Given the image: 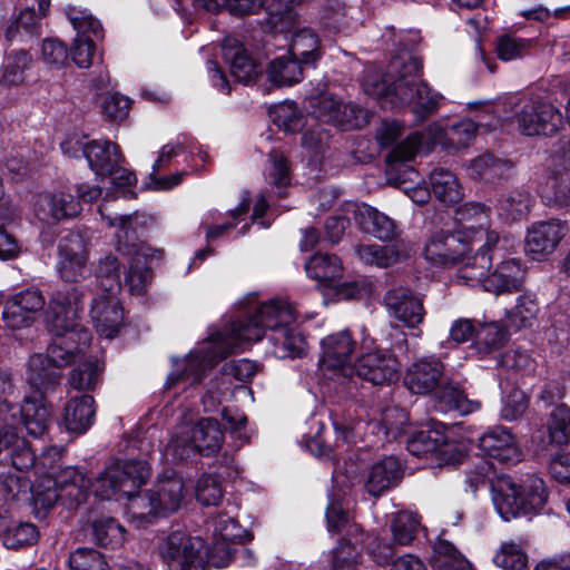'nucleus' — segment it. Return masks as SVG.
<instances>
[{
  "label": "nucleus",
  "mask_w": 570,
  "mask_h": 570,
  "mask_svg": "<svg viewBox=\"0 0 570 570\" xmlns=\"http://www.w3.org/2000/svg\"><path fill=\"white\" fill-rule=\"evenodd\" d=\"M0 538L8 549H19L32 546L38 541L39 532L35 524L29 522H11L0 529Z\"/></svg>",
  "instance_id": "44"
},
{
  "label": "nucleus",
  "mask_w": 570,
  "mask_h": 570,
  "mask_svg": "<svg viewBox=\"0 0 570 570\" xmlns=\"http://www.w3.org/2000/svg\"><path fill=\"white\" fill-rule=\"evenodd\" d=\"M85 295V287L73 286L57 291L50 299L48 323L52 341L47 355L29 358L26 373L27 382L40 392L55 389L61 380L60 370L75 362L90 343V332L78 322Z\"/></svg>",
  "instance_id": "1"
},
{
  "label": "nucleus",
  "mask_w": 570,
  "mask_h": 570,
  "mask_svg": "<svg viewBox=\"0 0 570 570\" xmlns=\"http://www.w3.org/2000/svg\"><path fill=\"white\" fill-rule=\"evenodd\" d=\"M435 407L444 413L455 411L461 415H466L478 411L481 403L476 400H469L459 386L445 384L435 396Z\"/></svg>",
  "instance_id": "37"
},
{
  "label": "nucleus",
  "mask_w": 570,
  "mask_h": 570,
  "mask_svg": "<svg viewBox=\"0 0 570 570\" xmlns=\"http://www.w3.org/2000/svg\"><path fill=\"white\" fill-rule=\"evenodd\" d=\"M273 122L287 132H295L304 126V117L297 106L292 101H285L269 109Z\"/></svg>",
  "instance_id": "50"
},
{
  "label": "nucleus",
  "mask_w": 570,
  "mask_h": 570,
  "mask_svg": "<svg viewBox=\"0 0 570 570\" xmlns=\"http://www.w3.org/2000/svg\"><path fill=\"white\" fill-rule=\"evenodd\" d=\"M532 196L529 191L517 189L502 195L498 200V214L508 222H520L528 217L532 207Z\"/></svg>",
  "instance_id": "35"
},
{
  "label": "nucleus",
  "mask_w": 570,
  "mask_h": 570,
  "mask_svg": "<svg viewBox=\"0 0 570 570\" xmlns=\"http://www.w3.org/2000/svg\"><path fill=\"white\" fill-rule=\"evenodd\" d=\"M509 161L495 157L493 154L484 153L473 158L466 167L468 174L473 179L495 183L510 170Z\"/></svg>",
  "instance_id": "34"
},
{
  "label": "nucleus",
  "mask_w": 570,
  "mask_h": 570,
  "mask_svg": "<svg viewBox=\"0 0 570 570\" xmlns=\"http://www.w3.org/2000/svg\"><path fill=\"white\" fill-rule=\"evenodd\" d=\"M19 424H22L28 434L35 438L42 436L51 422V407L40 394L27 396L20 406Z\"/></svg>",
  "instance_id": "27"
},
{
  "label": "nucleus",
  "mask_w": 570,
  "mask_h": 570,
  "mask_svg": "<svg viewBox=\"0 0 570 570\" xmlns=\"http://www.w3.org/2000/svg\"><path fill=\"white\" fill-rule=\"evenodd\" d=\"M296 313L284 299H271L257 307L254 314L232 323V335L238 343V350L246 342L259 341L265 331L272 343L271 353L277 358H294L302 355L305 340L294 325Z\"/></svg>",
  "instance_id": "4"
},
{
  "label": "nucleus",
  "mask_w": 570,
  "mask_h": 570,
  "mask_svg": "<svg viewBox=\"0 0 570 570\" xmlns=\"http://www.w3.org/2000/svg\"><path fill=\"white\" fill-rule=\"evenodd\" d=\"M444 365L435 357H422L411 364L404 375L405 386L414 394H429L443 376Z\"/></svg>",
  "instance_id": "24"
},
{
  "label": "nucleus",
  "mask_w": 570,
  "mask_h": 570,
  "mask_svg": "<svg viewBox=\"0 0 570 570\" xmlns=\"http://www.w3.org/2000/svg\"><path fill=\"white\" fill-rule=\"evenodd\" d=\"M356 252L360 259L365 264L376 265L379 267H389L397 262L402 255L396 248V245H360Z\"/></svg>",
  "instance_id": "49"
},
{
  "label": "nucleus",
  "mask_w": 570,
  "mask_h": 570,
  "mask_svg": "<svg viewBox=\"0 0 570 570\" xmlns=\"http://www.w3.org/2000/svg\"><path fill=\"white\" fill-rule=\"evenodd\" d=\"M20 407L0 400V461L18 471H29L38 461L29 442L17 432Z\"/></svg>",
  "instance_id": "10"
},
{
  "label": "nucleus",
  "mask_w": 570,
  "mask_h": 570,
  "mask_svg": "<svg viewBox=\"0 0 570 570\" xmlns=\"http://www.w3.org/2000/svg\"><path fill=\"white\" fill-rule=\"evenodd\" d=\"M539 305L535 296L532 294H523L518 297L515 307L510 313L513 324L519 327L531 326L539 314Z\"/></svg>",
  "instance_id": "55"
},
{
  "label": "nucleus",
  "mask_w": 570,
  "mask_h": 570,
  "mask_svg": "<svg viewBox=\"0 0 570 570\" xmlns=\"http://www.w3.org/2000/svg\"><path fill=\"white\" fill-rule=\"evenodd\" d=\"M89 249L77 233H68L58 244L57 268L65 282H80L90 274Z\"/></svg>",
  "instance_id": "15"
},
{
  "label": "nucleus",
  "mask_w": 570,
  "mask_h": 570,
  "mask_svg": "<svg viewBox=\"0 0 570 570\" xmlns=\"http://www.w3.org/2000/svg\"><path fill=\"white\" fill-rule=\"evenodd\" d=\"M95 293L118 294L121 286L118 257L112 254L100 257L95 269Z\"/></svg>",
  "instance_id": "39"
},
{
  "label": "nucleus",
  "mask_w": 570,
  "mask_h": 570,
  "mask_svg": "<svg viewBox=\"0 0 570 570\" xmlns=\"http://www.w3.org/2000/svg\"><path fill=\"white\" fill-rule=\"evenodd\" d=\"M430 186L435 197L445 204L456 203L462 198L461 186L456 176L443 168H435L430 174Z\"/></svg>",
  "instance_id": "40"
},
{
  "label": "nucleus",
  "mask_w": 570,
  "mask_h": 570,
  "mask_svg": "<svg viewBox=\"0 0 570 570\" xmlns=\"http://www.w3.org/2000/svg\"><path fill=\"white\" fill-rule=\"evenodd\" d=\"M239 352L238 343L232 335V325L224 333L215 336L210 345L206 348L193 351L184 360V371L181 374H171L169 380L178 381L180 376L193 377L197 382L204 373L212 368L219 360L229 354Z\"/></svg>",
  "instance_id": "12"
},
{
  "label": "nucleus",
  "mask_w": 570,
  "mask_h": 570,
  "mask_svg": "<svg viewBox=\"0 0 570 570\" xmlns=\"http://www.w3.org/2000/svg\"><path fill=\"white\" fill-rule=\"evenodd\" d=\"M493 562L503 570H524L528 566L525 541L520 539L502 542L493 557Z\"/></svg>",
  "instance_id": "43"
},
{
  "label": "nucleus",
  "mask_w": 570,
  "mask_h": 570,
  "mask_svg": "<svg viewBox=\"0 0 570 570\" xmlns=\"http://www.w3.org/2000/svg\"><path fill=\"white\" fill-rule=\"evenodd\" d=\"M331 135L322 125L311 126L302 137V146L313 156L324 153L330 142Z\"/></svg>",
  "instance_id": "61"
},
{
  "label": "nucleus",
  "mask_w": 570,
  "mask_h": 570,
  "mask_svg": "<svg viewBox=\"0 0 570 570\" xmlns=\"http://www.w3.org/2000/svg\"><path fill=\"white\" fill-rule=\"evenodd\" d=\"M364 352L355 364L356 375L373 385L390 384L397 380L400 363L394 354L385 350H371L367 340L362 343Z\"/></svg>",
  "instance_id": "14"
},
{
  "label": "nucleus",
  "mask_w": 570,
  "mask_h": 570,
  "mask_svg": "<svg viewBox=\"0 0 570 570\" xmlns=\"http://www.w3.org/2000/svg\"><path fill=\"white\" fill-rule=\"evenodd\" d=\"M90 316L100 336L114 338L124 321V311L117 294L94 293Z\"/></svg>",
  "instance_id": "19"
},
{
  "label": "nucleus",
  "mask_w": 570,
  "mask_h": 570,
  "mask_svg": "<svg viewBox=\"0 0 570 570\" xmlns=\"http://www.w3.org/2000/svg\"><path fill=\"white\" fill-rule=\"evenodd\" d=\"M334 125L344 130L361 128L366 122V111L354 104L341 102Z\"/></svg>",
  "instance_id": "60"
},
{
  "label": "nucleus",
  "mask_w": 570,
  "mask_h": 570,
  "mask_svg": "<svg viewBox=\"0 0 570 570\" xmlns=\"http://www.w3.org/2000/svg\"><path fill=\"white\" fill-rule=\"evenodd\" d=\"M479 247L474 255L463 258V266L460 269V277L465 281L468 285L474 286L487 282V277L490 276L489 271L492 265L494 253L501 247L498 246H484V242L478 244Z\"/></svg>",
  "instance_id": "30"
},
{
  "label": "nucleus",
  "mask_w": 570,
  "mask_h": 570,
  "mask_svg": "<svg viewBox=\"0 0 570 570\" xmlns=\"http://www.w3.org/2000/svg\"><path fill=\"white\" fill-rule=\"evenodd\" d=\"M568 232V225L560 219L533 223L527 232L525 252L540 259L551 254Z\"/></svg>",
  "instance_id": "18"
},
{
  "label": "nucleus",
  "mask_w": 570,
  "mask_h": 570,
  "mask_svg": "<svg viewBox=\"0 0 570 570\" xmlns=\"http://www.w3.org/2000/svg\"><path fill=\"white\" fill-rule=\"evenodd\" d=\"M341 259L335 255L315 254L305 264L307 275L325 285H331L342 274Z\"/></svg>",
  "instance_id": "41"
},
{
  "label": "nucleus",
  "mask_w": 570,
  "mask_h": 570,
  "mask_svg": "<svg viewBox=\"0 0 570 570\" xmlns=\"http://www.w3.org/2000/svg\"><path fill=\"white\" fill-rule=\"evenodd\" d=\"M431 564L433 570H474L454 544L444 539L434 543Z\"/></svg>",
  "instance_id": "38"
},
{
  "label": "nucleus",
  "mask_w": 570,
  "mask_h": 570,
  "mask_svg": "<svg viewBox=\"0 0 570 570\" xmlns=\"http://www.w3.org/2000/svg\"><path fill=\"white\" fill-rule=\"evenodd\" d=\"M476 130L478 126L474 121L463 119L449 127L445 131V137L450 146L455 149H460L469 146V144L475 138Z\"/></svg>",
  "instance_id": "58"
},
{
  "label": "nucleus",
  "mask_w": 570,
  "mask_h": 570,
  "mask_svg": "<svg viewBox=\"0 0 570 570\" xmlns=\"http://www.w3.org/2000/svg\"><path fill=\"white\" fill-rule=\"evenodd\" d=\"M320 40L311 29L297 31L291 41L289 55L304 65L314 63L317 59Z\"/></svg>",
  "instance_id": "45"
},
{
  "label": "nucleus",
  "mask_w": 570,
  "mask_h": 570,
  "mask_svg": "<svg viewBox=\"0 0 570 570\" xmlns=\"http://www.w3.org/2000/svg\"><path fill=\"white\" fill-rule=\"evenodd\" d=\"M341 101L337 100L333 95L322 94L316 97L308 99V109L315 118L324 121L334 124L337 117V111Z\"/></svg>",
  "instance_id": "57"
},
{
  "label": "nucleus",
  "mask_w": 570,
  "mask_h": 570,
  "mask_svg": "<svg viewBox=\"0 0 570 570\" xmlns=\"http://www.w3.org/2000/svg\"><path fill=\"white\" fill-rule=\"evenodd\" d=\"M479 448L484 455L502 464H517L523 459L515 438L502 428L484 433L479 440Z\"/></svg>",
  "instance_id": "21"
},
{
  "label": "nucleus",
  "mask_w": 570,
  "mask_h": 570,
  "mask_svg": "<svg viewBox=\"0 0 570 570\" xmlns=\"http://www.w3.org/2000/svg\"><path fill=\"white\" fill-rule=\"evenodd\" d=\"M125 528L114 518L105 517L92 523V534L96 542L105 548L116 549L125 541Z\"/></svg>",
  "instance_id": "46"
},
{
  "label": "nucleus",
  "mask_w": 570,
  "mask_h": 570,
  "mask_svg": "<svg viewBox=\"0 0 570 570\" xmlns=\"http://www.w3.org/2000/svg\"><path fill=\"white\" fill-rule=\"evenodd\" d=\"M269 166L268 178L271 183L279 189L289 185V169L286 158L278 150H273L268 155Z\"/></svg>",
  "instance_id": "62"
},
{
  "label": "nucleus",
  "mask_w": 570,
  "mask_h": 570,
  "mask_svg": "<svg viewBox=\"0 0 570 570\" xmlns=\"http://www.w3.org/2000/svg\"><path fill=\"white\" fill-rule=\"evenodd\" d=\"M527 269L517 258L503 259L487 277L484 289L497 295L518 292L522 288Z\"/></svg>",
  "instance_id": "26"
},
{
  "label": "nucleus",
  "mask_w": 570,
  "mask_h": 570,
  "mask_svg": "<svg viewBox=\"0 0 570 570\" xmlns=\"http://www.w3.org/2000/svg\"><path fill=\"white\" fill-rule=\"evenodd\" d=\"M424 136L421 132H413L395 146L386 156V163L394 166L396 163L412 160L423 145Z\"/></svg>",
  "instance_id": "56"
},
{
  "label": "nucleus",
  "mask_w": 570,
  "mask_h": 570,
  "mask_svg": "<svg viewBox=\"0 0 570 570\" xmlns=\"http://www.w3.org/2000/svg\"><path fill=\"white\" fill-rule=\"evenodd\" d=\"M223 58L229 66L233 77L243 83L255 81L263 68L234 37H226L222 45Z\"/></svg>",
  "instance_id": "22"
},
{
  "label": "nucleus",
  "mask_w": 570,
  "mask_h": 570,
  "mask_svg": "<svg viewBox=\"0 0 570 570\" xmlns=\"http://www.w3.org/2000/svg\"><path fill=\"white\" fill-rule=\"evenodd\" d=\"M401 473L400 460L393 455L385 456L371 465L365 489L371 495L379 497L399 482Z\"/></svg>",
  "instance_id": "28"
},
{
  "label": "nucleus",
  "mask_w": 570,
  "mask_h": 570,
  "mask_svg": "<svg viewBox=\"0 0 570 570\" xmlns=\"http://www.w3.org/2000/svg\"><path fill=\"white\" fill-rule=\"evenodd\" d=\"M167 570H203L206 568V542L183 531H173L157 547Z\"/></svg>",
  "instance_id": "11"
},
{
  "label": "nucleus",
  "mask_w": 570,
  "mask_h": 570,
  "mask_svg": "<svg viewBox=\"0 0 570 570\" xmlns=\"http://www.w3.org/2000/svg\"><path fill=\"white\" fill-rule=\"evenodd\" d=\"M70 570H109L105 556L91 548H77L68 559Z\"/></svg>",
  "instance_id": "54"
},
{
  "label": "nucleus",
  "mask_w": 570,
  "mask_h": 570,
  "mask_svg": "<svg viewBox=\"0 0 570 570\" xmlns=\"http://www.w3.org/2000/svg\"><path fill=\"white\" fill-rule=\"evenodd\" d=\"M106 204L99 206V213L110 227H119L116 234L117 252L128 262L129 267L125 276V284L128 285L132 294H142L150 281L151 274L147 266V258L139 253L134 244L136 239L135 230L131 226L132 217L130 215H107Z\"/></svg>",
  "instance_id": "8"
},
{
  "label": "nucleus",
  "mask_w": 570,
  "mask_h": 570,
  "mask_svg": "<svg viewBox=\"0 0 570 570\" xmlns=\"http://www.w3.org/2000/svg\"><path fill=\"white\" fill-rule=\"evenodd\" d=\"M101 372L102 366L98 361H86L70 372L68 383L75 390H94L100 380Z\"/></svg>",
  "instance_id": "51"
},
{
  "label": "nucleus",
  "mask_w": 570,
  "mask_h": 570,
  "mask_svg": "<svg viewBox=\"0 0 570 570\" xmlns=\"http://www.w3.org/2000/svg\"><path fill=\"white\" fill-rule=\"evenodd\" d=\"M33 208L40 220L49 223L76 217L81 212V204L73 195L57 191L37 195Z\"/></svg>",
  "instance_id": "20"
},
{
  "label": "nucleus",
  "mask_w": 570,
  "mask_h": 570,
  "mask_svg": "<svg viewBox=\"0 0 570 570\" xmlns=\"http://www.w3.org/2000/svg\"><path fill=\"white\" fill-rule=\"evenodd\" d=\"M389 313L407 327H416L425 316L422 299L410 289L397 287L390 289L384 296Z\"/></svg>",
  "instance_id": "23"
},
{
  "label": "nucleus",
  "mask_w": 570,
  "mask_h": 570,
  "mask_svg": "<svg viewBox=\"0 0 570 570\" xmlns=\"http://www.w3.org/2000/svg\"><path fill=\"white\" fill-rule=\"evenodd\" d=\"M492 501L504 521L525 517L541 510L548 499L542 479L530 475L517 483L510 475H499L491 483Z\"/></svg>",
  "instance_id": "6"
},
{
  "label": "nucleus",
  "mask_w": 570,
  "mask_h": 570,
  "mask_svg": "<svg viewBox=\"0 0 570 570\" xmlns=\"http://www.w3.org/2000/svg\"><path fill=\"white\" fill-rule=\"evenodd\" d=\"M85 158L96 175L106 177L114 167L124 161L119 146L110 140H91L87 146Z\"/></svg>",
  "instance_id": "31"
},
{
  "label": "nucleus",
  "mask_w": 570,
  "mask_h": 570,
  "mask_svg": "<svg viewBox=\"0 0 570 570\" xmlns=\"http://www.w3.org/2000/svg\"><path fill=\"white\" fill-rule=\"evenodd\" d=\"M303 65L291 55L275 58L268 69V79L279 87L296 83L303 77Z\"/></svg>",
  "instance_id": "42"
},
{
  "label": "nucleus",
  "mask_w": 570,
  "mask_h": 570,
  "mask_svg": "<svg viewBox=\"0 0 570 570\" xmlns=\"http://www.w3.org/2000/svg\"><path fill=\"white\" fill-rule=\"evenodd\" d=\"M42 60L51 68H61L66 65L69 52L67 47L58 39L49 38L42 42Z\"/></svg>",
  "instance_id": "64"
},
{
  "label": "nucleus",
  "mask_w": 570,
  "mask_h": 570,
  "mask_svg": "<svg viewBox=\"0 0 570 570\" xmlns=\"http://www.w3.org/2000/svg\"><path fill=\"white\" fill-rule=\"evenodd\" d=\"M302 0H228V11L233 14L244 16L257 13L261 9L274 17L289 13L293 6Z\"/></svg>",
  "instance_id": "33"
},
{
  "label": "nucleus",
  "mask_w": 570,
  "mask_h": 570,
  "mask_svg": "<svg viewBox=\"0 0 570 570\" xmlns=\"http://www.w3.org/2000/svg\"><path fill=\"white\" fill-rule=\"evenodd\" d=\"M196 499L202 505H217L223 499L219 481L213 475H203L196 484Z\"/></svg>",
  "instance_id": "59"
},
{
  "label": "nucleus",
  "mask_w": 570,
  "mask_h": 570,
  "mask_svg": "<svg viewBox=\"0 0 570 570\" xmlns=\"http://www.w3.org/2000/svg\"><path fill=\"white\" fill-rule=\"evenodd\" d=\"M321 346V362L325 368L351 371L346 366L351 363L355 342L348 331H340L327 335L322 340Z\"/></svg>",
  "instance_id": "25"
},
{
  "label": "nucleus",
  "mask_w": 570,
  "mask_h": 570,
  "mask_svg": "<svg viewBox=\"0 0 570 570\" xmlns=\"http://www.w3.org/2000/svg\"><path fill=\"white\" fill-rule=\"evenodd\" d=\"M356 219L364 230L381 240L392 239L399 234L394 219L367 204L357 207Z\"/></svg>",
  "instance_id": "32"
},
{
  "label": "nucleus",
  "mask_w": 570,
  "mask_h": 570,
  "mask_svg": "<svg viewBox=\"0 0 570 570\" xmlns=\"http://www.w3.org/2000/svg\"><path fill=\"white\" fill-rule=\"evenodd\" d=\"M224 440L218 422L212 417L194 421L185 414L167 443L164 456L171 462L184 461L197 454L216 453Z\"/></svg>",
  "instance_id": "7"
},
{
  "label": "nucleus",
  "mask_w": 570,
  "mask_h": 570,
  "mask_svg": "<svg viewBox=\"0 0 570 570\" xmlns=\"http://www.w3.org/2000/svg\"><path fill=\"white\" fill-rule=\"evenodd\" d=\"M513 117L524 136H553L563 127L561 110L549 98L539 95L518 98Z\"/></svg>",
  "instance_id": "9"
},
{
  "label": "nucleus",
  "mask_w": 570,
  "mask_h": 570,
  "mask_svg": "<svg viewBox=\"0 0 570 570\" xmlns=\"http://www.w3.org/2000/svg\"><path fill=\"white\" fill-rule=\"evenodd\" d=\"M550 441L557 445H567L570 442V409L564 404L557 406L549 420Z\"/></svg>",
  "instance_id": "53"
},
{
  "label": "nucleus",
  "mask_w": 570,
  "mask_h": 570,
  "mask_svg": "<svg viewBox=\"0 0 570 570\" xmlns=\"http://www.w3.org/2000/svg\"><path fill=\"white\" fill-rule=\"evenodd\" d=\"M542 202L551 208H560L570 204V170L550 175L540 187Z\"/></svg>",
  "instance_id": "36"
},
{
  "label": "nucleus",
  "mask_w": 570,
  "mask_h": 570,
  "mask_svg": "<svg viewBox=\"0 0 570 570\" xmlns=\"http://www.w3.org/2000/svg\"><path fill=\"white\" fill-rule=\"evenodd\" d=\"M472 249L473 247L466 243V238L456 230H438L428 238L423 255L430 264L446 267L462 263L465 255Z\"/></svg>",
  "instance_id": "16"
},
{
  "label": "nucleus",
  "mask_w": 570,
  "mask_h": 570,
  "mask_svg": "<svg viewBox=\"0 0 570 570\" xmlns=\"http://www.w3.org/2000/svg\"><path fill=\"white\" fill-rule=\"evenodd\" d=\"M95 414V400L91 395L72 397L63 407L62 423L68 432L82 434L92 425Z\"/></svg>",
  "instance_id": "29"
},
{
  "label": "nucleus",
  "mask_w": 570,
  "mask_h": 570,
  "mask_svg": "<svg viewBox=\"0 0 570 570\" xmlns=\"http://www.w3.org/2000/svg\"><path fill=\"white\" fill-rule=\"evenodd\" d=\"M421 69L419 59L410 55L395 58L382 79L367 73L363 89L368 96L387 99L392 107L413 105L417 117L424 119L439 109L444 97L422 80Z\"/></svg>",
  "instance_id": "3"
},
{
  "label": "nucleus",
  "mask_w": 570,
  "mask_h": 570,
  "mask_svg": "<svg viewBox=\"0 0 570 570\" xmlns=\"http://www.w3.org/2000/svg\"><path fill=\"white\" fill-rule=\"evenodd\" d=\"M46 304L42 292L27 288L11 296L3 307L2 318L10 328L29 327L35 323Z\"/></svg>",
  "instance_id": "17"
},
{
  "label": "nucleus",
  "mask_w": 570,
  "mask_h": 570,
  "mask_svg": "<svg viewBox=\"0 0 570 570\" xmlns=\"http://www.w3.org/2000/svg\"><path fill=\"white\" fill-rule=\"evenodd\" d=\"M62 448L51 446L39 458V464L47 475L32 490V504L37 515H45L60 500L68 508H76L86 501L88 481L75 466L56 470L53 461L61 458Z\"/></svg>",
  "instance_id": "5"
},
{
  "label": "nucleus",
  "mask_w": 570,
  "mask_h": 570,
  "mask_svg": "<svg viewBox=\"0 0 570 570\" xmlns=\"http://www.w3.org/2000/svg\"><path fill=\"white\" fill-rule=\"evenodd\" d=\"M151 475L150 465L142 460L117 462L107 466L92 482L95 495L110 499L116 494L126 497L129 501L128 511L132 518L168 515L176 512L187 493V488L180 475L173 469L158 473L153 488L144 493L138 489Z\"/></svg>",
  "instance_id": "2"
},
{
  "label": "nucleus",
  "mask_w": 570,
  "mask_h": 570,
  "mask_svg": "<svg viewBox=\"0 0 570 570\" xmlns=\"http://www.w3.org/2000/svg\"><path fill=\"white\" fill-rule=\"evenodd\" d=\"M213 531V539L235 541L240 539V527L237 521L227 515L219 514L208 522Z\"/></svg>",
  "instance_id": "63"
},
{
  "label": "nucleus",
  "mask_w": 570,
  "mask_h": 570,
  "mask_svg": "<svg viewBox=\"0 0 570 570\" xmlns=\"http://www.w3.org/2000/svg\"><path fill=\"white\" fill-rule=\"evenodd\" d=\"M490 208L481 203H465L456 210L459 224L456 232L472 247L484 242V246H498L502 243L499 234L490 229Z\"/></svg>",
  "instance_id": "13"
},
{
  "label": "nucleus",
  "mask_w": 570,
  "mask_h": 570,
  "mask_svg": "<svg viewBox=\"0 0 570 570\" xmlns=\"http://www.w3.org/2000/svg\"><path fill=\"white\" fill-rule=\"evenodd\" d=\"M532 43L530 39L502 35L497 39L495 51L500 60L512 61L528 56Z\"/></svg>",
  "instance_id": "52"
},
{
  "label": "nucleus",
  "mask_w": 570,
  "mask_h": 570,
  "mask_svg": "<svg viewBox=\"0 0 570 570\" xmlns=\"http://www.w3.org/2000/svg\"><path fill=\"white\" fill-rule=\"evenodd\" d=\"M421 527V519L412 511L397 512L391 522L393 541L400 546L410 544Z\"/></svg>",
  "instance_id": "48"
},
{
  "label": "nucleus",
  "mask_w": 570,
  "mask_h": 570,
  "mask_svg": "<svg viewBox=\"0 0 570 570\" xmlns=\"http://www.w3.org/2000/svg\"><path fill=\"white\" fill-rule=\"evenodd\" d=\"M65 12L77 31V38L102 39V26L91 13L70 6L65 9Z\"/></svg>",
  "instance_id": "47"
}]
</instances>
